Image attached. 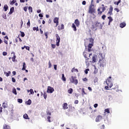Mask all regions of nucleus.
<instances>
[{
	"label": "nucleus",
	"instance_id": "ea45409f",
	"mask_svg": "<svg viewBox=\"0 0 129 129\" xmlns=\"http://www.w3.org/2000/svg\"><path fill=\"white\" fill-rule=\"evenodd\" d=\"M108 19H109V22H110V23H111V22H112V21H113V19H112V18L111 17H108Z\"/></svg>",
	"mask_w": 129,
	"mask_h": 129
},
{
	"label": "nucleus",
	"instance_id": "9b49d317",
	"mask_svg": "<svg viewBox=\"0 0 129 129\" xmlns=\"http://www.w3.org/2000/svg\"><path fill=\"white\" fill-rule=\"evenodd\" d=\"M101 120H102V116L99 115L96 117L95 121L96 122H99Z\"/></svg>",
	"mask_w": 129,
	"mask_h": 129
},
{
	"label": "nucleus",
	"instance_id": "680f3d73",
	"mask_svg": "<svg viewBox=\"0 0 129 129\" xmlns=\"http://www.w3.org/2000/svg\"><path fill=\"white\" fill-rule=\"evenodd\" d=\"M82 5H83V6H85V5H86V2L85 1H83Z\"/></svg>",
	"mask_w": 129,
	"mask_h": 129
},
{
	"label": "nucleus",
	"instance_id": "49530a36",
	"mask_svg": "<svg viewBox=\"0 0 129 129\" xmlns=\"http://www.w3.org/2000/svg\"><path fill=\"white\" fill-rule=\"evenodd\" d=\"M88 71H89V69H87L85 70L84 71L85 74H88Z\"/></svg>",
	"mask_w": 129,
	"mask_h": 129
},
{
	"label": "nucleus",
	"instance_id": "39448f33",
	"mask_svg": "<svg viewBox=\"0 0 129 129\" xmlns=\"http://www.w3.org/2000/svg\"><path fill=\"white\" fill-rule=\"evenodd\" d=\"M55 37L56 46L57 47H59V46H60V41H61V38H60V36H59V35L58 34H55Z\"/></svg>",
	"mask_w": 129,
	"mask_h": 129
},
{
	"label": "nucleus",
	"instance_id": "e2e57ef3",
	"mask_svg": "<svg viewBox=\"0 0 129 129\" xmlns=\"http://www.w3.org/2000/svg\"><path fill=\"white\" fill-rule=\"evenodd\" d=\"M87 78H84V79H83V81H84V82H87Z\"/></svg>",
	"mask_w": 129,
	"mask_h": 129
},
{
	"label": "nucleus",
	"instance_id": "052dcab7",
	"mask_svg": "<svg viewBox=\"0 0 129 129\" xmlns=\"http://www.w3.org/2000/svg\"><path fill=\"white\" fill-rule=\"evenodd\" d=\"M44 99H46V98H47V94H46V93H44Z\"/></svg>",
	"mask_w": 129,
	"mask_h": 129
},
{
	"label": "nucleus",
	"instance_id": "dca6fc26",
	"mask_svg": "<svg viewBox=\"0 0 129 129\" xmlns=\"http://www.w3.org/2000/svg\"><path fill=\"white\" fill-rule=\"evenodd\" d=\"M53 22L54 24H59V18L55 17L53 19Z\"/></svg>",
	"mask_w": 129,
	"mask_h": 129
},
{
	"label": "nucleus",
	"instance_id": "7c9ffc66",
	"mask_svg": "<svg viewBox=\"0 0 129 129\" xmlns=\"http://www.w3.org/2000/svg\"><path fill=\"white\" fill-rule=\"evenodd\" d=\"M3 107H4V108H7L8 107V104H7L6 102H4L3 103Z\"/></svg>",
	"mask_w": 129,
	"mask_h": 129
},
{
	"label": "nucleus",
	"instance_id": "2eb2a0df",
	"mask_svg": "<svg viewBox=\"0 0 129 129\" xmlns=\"http://www.w3.org/2000/svg\"><path fill=\"white\" fill-rule=\"evenodd\" d=\"M75 24L77 27H79L80 25V22H79V20H78V19H76L75 20Z\"/></svg>",
	"mask_w": 129,
	"mask_h": 129
},
{
	"label": "nucleus",
	"instance_id": "0e129e2a",
	"mask_svg": "<svg viewBox=\"0 0 129 129\" xmlns=\"http://www.w3.org/2000/svg\"><path fill=\"white\" fill-rule=\"evenodd\" d=\"M25 48H26V50H28V51H30V47L25 46Z\"/></svg>",
	"mask_w": 129,
	"mask_h": 129
},
{
	"label": "nucleus",
	"instance_id": "423d86ee",
	"mask_svg": "<svg viewBox=\"0 0 129 129\" xmlns=\"http://www.w3.org/2000/svg\"><path fill=\"white\" fill-rule=\"evenodd\" d=\"M98 64L100 66V67H102L103 68L104 67V66L105 65V61H104V60L102 59V60H99Z\"/></svg>",
	"mask_w": 129,
	"mask_h": 129
},
{
	"label": "nucleus",
	"instance_id": "f8f14e48",
	"mask_svg": "<svg viewBox=\"0 0 129 129\" xmlns=\"http://www.w3.org/2000/svg\"><path fill=\"white\" fill-rule=\"evenodd\" d=\"M92 63H96V62L98 61V59L97 58V56L96 55H94L92 58Z\"/></svg>",
	"mask_w": 129,
	"mask_h": 129
},
{
	"label": "nucleus",
	"instance_id": "f03ea898",
	"mask_svg": "<svg viewBox=\"0 0 129 129\" xmlns=\"http://www.w3.org/2000/svg\"><path fill=\"white\" fill-rule=\"evenodd\" d=\"M93 42H94V39L93 38L89 39V43L88 45V52H92L93 50L91 48L93 47Z\"/></svg>",
	"mask_w": 129,
	"mask_h": 129
},
{
	"label": "nucleus",
	"instance_id": "338daca9",
	"mask_svg": "<svg viewBox=\"0 0 129 129\" xmlns=\"http://www.w3.org/2000/svg\"><path fill=\"white\" fill-rule=\"evenodd\" d=\"M47 3H53L52 0H46Z\"/></svg>",
	"mask_w": 129,
	"mask_h": 129
},
{
	"label": "nucleus",
	"instance_id": "6ab92c4d",
	"mask_svg": "<svg viewBox=\"0 0 129 129\" xmlns=\"http://www.w3.org/2000/svg\"><path fill=\"white\" fill-rule=\"evenodd\" d=\"M72 73H74L75 72H76L77 73H78L79 72V71H78V69H75V68H73L72 69Z\"/></svg>",
	"mask_w": 129,
	"mask_h": 129
},
{
	"label": "nucleus",
	"instance_id": "5701e85b",
	"mask_svg": "<svg viewBox=\"0 0 129 129\" xmlns=\"http://www.w3.org/2000/svg\"><path fill=\"white\" fill-rule=\"evenodd\" d=\"M3 129H11V127L9 125L4 124L3 126Z\"/></svg>",
	"mask_w": 129,
	"mask_h": 129
},
{
	"label": "nucleus",
	"instance_id": "3c124183",
	"mask_svg": "<svg viewBox=\"0 0 129 129\" xmlns=\"http://www.w3.org/2000/svg\"><path fill=\"white\" fill-rule=\"evenodd\" d=\"M48 32H45L44 33V35L46 36V39H48Z\"/></svg>",
	"mask_w": 129,
	"mask_h": 129
},
{
	"label": "nucleus",
	"instance_id": "69168bd1",
	"mask_svg": "<svg viewBox=\"0 0 129 129\" xmlns=\"http://www.w3.org/2000/svg\"><path fill=\"white\" fill-rule=\"evenodd\" d=\"M54 69L57 70V64L54 65Z\"/></svg>",
	"mask_w": 129,
	"mask_h": 129
},
{
	"label": "nucleus",
	"instance_id": "aec40b11",
	"mask_svg": "<svg viewBox=\"0 0 129 129\" xmlns=\"http://www.w3.org/2000/svg\"><path fill=\"white\" fill-rule=\"evenodd\" d=\"M27 92L28 93L30 92L29 95H31V94L33 95V94H34V90L32 89H31L30 90H27Z\"/></svg>",
	"mask_w": 129,
	"mask_h": 129
},
{
	"label": "nucleus",
	"instance_id": "5fc2aeb1",
	"mask_svg": "<svg viewBox=\"0 0 129 129\" xmlns=\"http://www.w3.org/2000/svg\"><path fill=\"white\" fill-rule=\"evenodd\" d=\"M51 47L53 49H55L56 48V45L51 44Z\"/></svg>",
	"mask_w": 129,
	"mask_h": 129
},
{
	"label": "nucleus",
	"instance_id": "393cba45",
	"mask_svg": "<svg viewBox=\"0 0 129 129\" xmlns=\"http://www.w3.org/2000/svg\"><path fill=\"white\" fill-rule=\"evenodd\" d=\"M23 118L25 119H30V118L29 117V116L27 113H25V114L23 115Z\"/></svg>",
	"mask_w": 129,
	"mask_h": 129
},
{
	"label": "nucleus",
	"instance_id": "ddd939ff",
	"mask_svg": "<svg viewBox=\"0 0 129 129\" xmlns=\"http://www.w3.org/2000/svg\"><path fill=\"white\" fill-rule=\"evenodd\" d=\"M97 59H99V60H103V59H104V58H103V55H102V53H99L97 56Z\"/></svg>",
	"mask_w": 129,
	"mask_h": 129
},
{
	"label": "nucleus",
	"instance_id": "20e7f679",
	"mask_svg": "<svg viewBox=\"0 0 129 129\" xmlns=\"http://www.w3.org/2000/svg\"><path fill=\"white\" fill-rule=\"evenodd\" d=\"M70 80L71 83H74L75 85L78 84V80L76 79V77L72 76Z\"/></svg>",
	"mask_w": 129,
	"mask_h": 129
},
{
	"label": "nucleus",
	"instance_id": "774afa93",
	"mask_svg": "<svg viewBox=\"0 0 129 129\" xmlns=\"http://www.w3.org/2000/svg\"><path fill=\"white\" fill-rule=\"evenodd\" d=\"M104 124L101 125V129H104Z\"/></svg>",
	"mask_w": 129,
	"mask_h": 129
},
{
	"label": "nucleus",
	"instance_id": "0eeeda50",
	"mask_svg": "<svg viewBox=\"0 0 129 129\" xmlns=\"http://www.w3.org/2000/svg\"><path fill=\"white\" fill-rule=\"evenodd\" d=\"M102 8H100L98 9V12H99V14H102L104 11H105L106 9L105 7H104V5L103 4L101 5Z\"/></svg>",
	"mask_w": 129,
	"mask_h": 129
},
{
	"label": "nucleus",
	"instance_id": "7ed1b4c3",
	"mask_svg": "<svg viewBox=\"0 0 129 129\" xmlns=\"http://www.w3.org/2000/svg\"><path fill=\"white\" fill-rule=\"evenodd\" d=\"M111 81H112L111 77H109L106 80V83L107 85L110 87V88H111L113 86V84Z\"/></svg>",
	"mask_w": 129,
	"mask_h": 129
},
{
	"label": "nucleus",
	"instance_id": "a878e982",
	"mask_svg": "<svg viewBox=\"0 0 129 129\" xmlns=\"http://www.w3.org/2000/svg\"><path fill=\"white\" fill-rule=\"evenodd\" d=\"M88 60H89V59H85L86 65V66H88V67L89 66V65H90V63Z\"/></svg>",
	"mask_w": 129,
	"mask_h": 129
},
{
	"label": "nucleus",
	"instance_id": "b1692460",
	"mask_svg": "<svg viewBox=\"0 0 129 129\" xmlns=\"http://www.w3.org/2000/svg\"><path fill=\"white\" fill-rule=\"evenodd\" d=\"M26 104H27V105H31V104H32V100H31V99H29L27 101H26L25 102Z\"/></svg>",
	"mask_w": 129,
	"mask_h": 129
},
{
	"label": "nucleus",
	"instance_id": "bb28decb",
	"mask_svg": "<svg viewBox=\"0 0 129 129\" xmlns=\"http://www.w3.org/2000/svg\"><path fill=\"white\" fill-rule=\"evenodd\" d=\"M14 11H15V8L14 7L11 8L9 12V14L12 15V14L14 13Z\"/></svg>",
	"mask_w": 129,
	"mask_h": 129
},
{
	"label": "nucleus",
	"instance_id": "37998d69",
	"mask_svg": "<svg viewBox=\"0 0 129 129\" xmlns=\"http://www.w3.org/2000/svg\"><path fill=\"white\" fill-rule=\"evenodd\" d=\"M17 101L19 103H23V100L22 99H18Z\"/></svg>",
	"mask_w": 129,
	"mask_h": 129
},
{
	"label": "nucleus",
	"instance_id": "473e14b6",
	"mask_svg": "<svg viewBox=\"0 0 129 129\" xmlns=\"http://www.w3.org/2000/svg\"><path fill=\"white\" fill-rule=\"evenodd\" d=\"M26 68H27V66H26V63L23 62V66L22 70H26Z\"/></svg>",
	"mask_w": 129,
	"mask_h": 129
},
{
	"label": "nucleus",
	"instance_id": "09e8293b",
	"mask_svg": "<svg viewBox=\"0 0 129 129\" xmlns=\"http://www.w3.org/2000/svg\"><path fill=\"white\" fill-rule=\"evenodd\" d=\"M51 118V117L50 116H47V120L48 122H51V120L50 119Z\"/></svg>",
	"mask_w": 129,
	"mask_h": 129
},
{
	"label": "nucleus",
	"instance_id": "4468645a",
	"mask_svg": "<svg viewBox=\"0 0 129 129\" xmlns=\"http://www.w3.org/2000/svg\"><path fill=\"white\" fill-rule=\"evenodd\" d=\"M113 11V8L112 7V6H110V8L109 9V11L108 12V15H109V16H111V15H112Z\"/></svg>",
	"mask_w": 129,
	"mask_h": 129
},
{
	"label": "nucleus",
	"instance_id": "6e6552de",
	"mask_svg": "<svg viewBox=\"0 0 129 129\" xmlns=\"http://www.w3.org/2000/svg\"><path fill=\"white\" fill-rule=\"evenodd\" d=\"M54 91V90L53 88H52V87H50V86L47 87V93H53Z\"/></svg>",
	"mask_w": 129,
	"mask_h": 129
},
{
	"label": "nucleus",
	"instance_id": "864d4df0",
	"mask_svg": "<svg viewBox=\"0 0 129 129\" xmlns=\"http://www.w3.org/2000/svg\"><path fill=\"white\" fill-rule=\"evenodd\" d=\"M52 115V113H51L50 111L47 112V115Z\"/></svg>",
	"mask_w": 129,
	"mask_h": 129
},
{
	"label": "nucleus",
	"instance_id": "c9c22d12",
	"mask_svg": "<svg viewBox=\"0 0 129 129\" xmlns=\"http://www.w3.org/2000/svg\"><path fill=\"white\" fill-rule=\"evenodd\" d=\"M4 9L5 11V12H7V11H8V9H9V7L8 6V5H6L4 6Z\"/></svg>",
	"mask_w": 129,
	"mask_h": 129
},
{
	"label": "nucleus",
	"instance_id": "bf43d9fd",
	"mask_svg": "<svg viewBox=\"0 0 129 129\" xmlns=\"http://www.w3.org/2000/svg\"><path fill=\"white\" fill-rule=\"evenodd\" d=\"M3 19L7 20V15H3Z\"/></svg>",
	"mask_w": 129,
	"mask_h": 129
},
{
	"label": "nucleus",
	"instance_id": "4be33fe9",
	"mask_svg": "<svg viewBox=\"0 0 129 129\" xmlns=\"http://www.w3.org/2000/svg\"><path fill=\"white\" fill-rule=\"evenodd\" d=\"M72 28H73V29H74V31L75 32H76V31H77V29L76 28V26L75 25V24H74V23L72 24Z\"/></svg>",
	"mask_w": 129,
	"mask_h": 129
},
{
	"label": "nucleus",
	"instance_id": "f3484780",
	"mask_svg": "<svg viewBox=\"0 0 129 129\" xmlns=\"http://www.w3.org/2000/svg\"><path fill=\"white\" fill-rule=\"evenodd\" d=\"M126 26V24L125 22H122L120 24L119 27L120 28H124Z\"/></svg>",
	"mask_w": 129,
	"mask_h": 129
},
{
	"label": "nucleus",
	"instance_id": "a18cd8bd",
	"mask_svg": "<svg viewBox=\"0 0 129 129\" xmlns=\"http://www.w3.org/2000/svg\"><path fill=\"white\" fill-rule=\"evenodd\" d=\"M33 31H36V30L39 31V28L38 27H33Z\"/></svg>",
	"mask_w": 129,
	"mask_h": 129
},
{
	"label": "nucleus",
	"instance_id": "79ce46f5",
	"mask_svg": "<svg viewBox=\"0 0 129 129\" xmlns=\"http://www.w3.org/2000/svg\"><path fill=\"white\" fill-rule=\"evenodd\" d=\"M52 67V64L51 63V61H48V68H51Z\"/></svg>",
	"mask_w": 129,
	"mask_h": 129
},
{
	"label": "nucleus",
	"instance_id": "13d9d810",
	"mask_svg": "<svg viewBox=\"0 0 129 129\" xmlns=\"http://www.w3.org/2000/svg\"><path fill=\"white\" fill-rule=\"evenodd\" d=\"M12 82H16V79H15V78H12Z\"/></svg>",
	"mask_w": 129,
	"mask_h": 129
},
{
	"label": "nucleus",
	"instance_id": "c756f323",
	"mask_svg": "<svg viewBox=\"0 0 129 129\" xmlns=\"http://www.w3.org/2000/svg\"><path fill=\"white\" fill-rule=\"evenodd\" d=\"M94 74H97V72H98V70L97 69V68H96V67L95 66H94Z\"/></svg>",
	"mask_w": 129,
	"mask_h": 129
},
{
	"label": "nucleus",
	"instance_id": "603ef678",
	"mask_svg": "<svg viewBox=\"0 0 129 129\" xmlns=\"http://www.w3.org/2000/svg\"><path fill=\"white\" fill-rule=\"evenodd\" d=\"M21 37H25V33H24L23 32H21Z\"/></svg>",
	"mask_w": 129,
	"mask_h": 129
},
{
	"label": "nucleus",
	"instance_id": "72a5a7b5",
	"mask_svg": "<svg viewBox=\"0 0 129 129\" xmlns=\"http://www.w3.org/2000/svg\"><path fill=\"white\" fill-rule=\"evenodd\" d=\"M12 92L13 93H14V94H15V95H17V90H16V88H13Z\"/></svg>",
	"mask_w": 129,
	"mask_h": 129
},
{
	"label": "nucleus",
	"instance_id": "f257e3e1",
	"mask_svg": "<svg viewBox=\"0 0 129 129\" xmlns=\"http://www.w3.org/2000/svg\"><path fill=\"white\" fill-rule=\"evenodd\" d=\"M102 29V24L98 21L96 22L92 26V29L94 31H96L97 29Z\"/></svg>",
	"mask_w": 129,
	"mask_h": 129
},
{
	"label": "nucleus",
	"instance_id": "8fccbe9b",
	"mask_svg": "<svg viewBox=\"0 0 129 129\" xmlns=\"http://www.w3.org/2000/svg\"><path fill=\"white\" fill-rule=\"evenodd\" d=\"M3 56H7V55H8V53L6 51H4L3 52Z\"/></svg>",
	"mask_w": 129,
	"mask_h": 129
},
{
	"label": "nucleus",
	"instance_id": "f704fd0d",
	"mask_svg": "<svg viewBox=\"0 0 129 129\" xmlns=\"http://www.w3.org/2000/svg\"><path fill=\"white\" fill-rule=\"evenodd\" d=\"M68 93H70V94H72V93L73 92V89L72 88H70L68 91Z\"/></svg>",
	"mask_w": 129,
	"mask_h": 129
},
{
	"label": "nucleus",
	"instance_id": "9d476101",
	"mask_svg": "<svg viewBox=\"0 0 129 129\" xmlns=\"http://www.w3.org/2000/svg\"><path fill=\"white\" fill-rule=\"evenodd\" d=\"M89 14H94L95 13V9L92 7V6H91L89 8Z\"/></svg>",
	"mask_w": 129,
	"mask_h": 129
},
{
	"label": "nucleus",
	"instance_id": "cd10ccee",
	"mask_svg": "<svg viewBox=\"0 0 129 129\" xmlns=\"http://www.w3.org/2000/svg\"><path fill=\"white\" fill-rule=\"evenodd\" d=\"M61 80L64 82L66 81V78L65 77L64 74H62Z\"/></svg>",
	"mask_w": 129,
	"mask_h": 129
},
{
	"label": "nucleus",
	"instance_id": "e433bc0d",
	"mask_svg": "<svg viewBox=\"0 0 129 129\" xmlns=\"http://www.w3.org/2000/svg\"><path fill=\"white\" fill-rule=\"evenodd\" d=\"M28 11L29 13H33V8H32V7H29L28 8Z\"/></svg>",
	"mask_w": 129,
	"mask_h": 129
},
{
	"label": "nucleus",
	"instance_id": "de8ad7c7",
	"mask_svg": "<svg viewBox=\"0 0 129 129\" xmlns=\"http://www.w3.org/2000/svg\"><path fill=\"white\" fill-rule=\"evenodd\" d=\"M27 25L28 27H30L31 26V23L30 22V19H28V22L27 23Z\"/></svg>",
	"mask_w": 129,
	"mask_h": 129
},
{
	"label": "nucleus",
	"instance_id": "58836bf2",
	"mask_svg": "<svg viewBox=\"0 0 129 129\" xmlns=\"http://www.w3.org/2000/svg\"><path fill=\"white\" fill-rule=\"evenodd\" d=\"M121 3V1L119 0L117 2H114V5H116L117 6H118L119 4Z\"/></svg>",
	"mask_w": 129,
	"mask_h": 129
},
{
	"label": "nucleus",
	"instance_id": "2f4dec72",
	"mask_svg": "<svg viewBox=\"0 0 129 129\" xmlns=\"http://www.w3.org/2000/svg\"><path fill=\"white\" fill-rule=\"evenodd\" d=\"M12 54H14V56L12 57V61L13 62H15L16 59V55H15V52H12Z\"/></svg>",
	"mask_w": 129,
	"mask_h": 129
},
{
	"label": "nucleus",
	"instance_id": "c85d7f7f",
	"mask_svg": "<svg viewBox=\"0 0 129 129\" xmlns=\"http://www.w3.org/2000/svg\"><path fill=\"white\" fill-rule=\"evenodd\" d=\"M4 74L5 75H6V76H7V77H9V76H10V75L11 74V71H9L8 73L5 72Z\"/></svg>",
	"mask_w": 129,
	"mask_h": 129
},
{
	"label": "nucleus",
	"instance_id": "412c9836",
	"mask_svg": "<svg viewBox=\"0 0 129 129\" xmlns=\"http://www.w3.org/2000/svg\"><path fill=\"white\" fill-rule=\"evenodd\" d=\"M62 107L64 109H67L68 108V104L67 103H64L62 105Z\"/></svg>",
	"mask_w": 129,
	"mask_h": 129
},
{
	"label": "nucleus",
	"instance_id": "a19ab883",
	"mask_svg": "<svg viewBox=\"0 0 129 129\" xmlns=\"http://www.w3.org/2000/svg\"><path fill=\"white\" fill-rule=\"evenodd\" d=\"M104 111H105V113L106 112V113H110L109 109H105Z\"/></svg>",
	"mask_w": 129,
	"mask_h": 129
},
{
	"label": "nucleus",
	"instance_id": "c03bdc74",
	"mask_svg": "<svg viewBox=\"0 0 129 129\" xmlns=\"http://www.w3.org/2000/svg\"><path fill=\"white\" fill-rule=\"evenodd\" d=\"M15 3H17V0H13L11 3L10 5H14Z\"/></svg>",
	"mask_w": 129,
	"mask_h": 129
},
{
	"label": "nucleus",
	"instance_id": "4d7b16f0",
	"mask_svg": "<svg viewBox=\"0 0 129 129\" xmlns=\"http://www.w3.org/2000/svg\"><path fill=\"white\" fill-rule=\"evenodd\" d=\"M23 10L25 12H27V11H28V8H27V7H25L24 8Z\"/></svg>",
	"mask_w": 129,
	"mask_h": 129
},
{
	"label": "nucleus",
	"instance_id": "a211bd4d",
	"mask_svg": "<svg viewBox=\"0 0 129 129\" xmlns=\"http://www.w3.org/2000/svg\"><path fill=\"white\" fill-rule=\"evenodd\" d=\"M58 30L61 31V30H64V25L61 24L60 26H58Z\"/></svg>",
	"mask_w": 129,
	"mask_h": 129
},
{
	"label": "nucleus",
	"instance_id": "6e6d98bb",
	"mask_svg": "<svg viewBox=\"0 0 129 129\" xmlns=\"http://www.w3.org/2000/svg\"><path fill=\"white\" fill-rule=\"evenodd\" d=\"M105 18H106V16H105V15H103V16H102V19L103 20H105Z\"/></svg>",
	"mask_w": 129,
	"mask_h": 129
},
{
	"label": "nucleus",
	"instance_id": "4c0bfd02",
	"mask_svg": "<svg viewBox=\"0 0 129 129\" xmlns=\"http://www.w3.org/2000/svg\"><path fill=\"white\" fill-rule=\"evenodd\" d=\"M82 95H86L87 94H86V93H85V91H84V88H83L82 89Z\"/></svg>",
	"mask_w": 129,
	"mask_h": 129
},
{
	"label": "nucleus",
	"instance_id": "1a4fd4ad",
	"mask_svg": "<svg viewBox=\"0 0 129 129\" xmlns=\"http://www.w3.org/2000/svg\"><path fill=\"white\" fill-rule=\"evenodd\" d=\"M88 49H86L84 52H83V56L85 59H89V58L87 57V56L89 55V53H88Z\"/></svg>",
	"mask_w": 129,
	"mask_h": 129
}]
</instances>
